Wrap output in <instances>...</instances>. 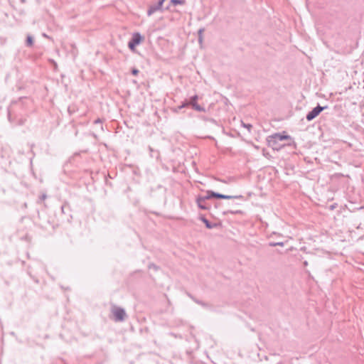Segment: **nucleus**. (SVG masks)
Returning a JSON list of instances; mask_svg holds the SVG:
<instances>
[{"instance_id": "nucleus-1", "label": "nucleus", "mask_w": 364, "mask_h": 364, "mask_svg": "<svg viewBox=\"0 0 364 364\" xmlns=\"http://www.w3.org/2000/svg\"><path fill=\"white\" fill-rule=\"evenodd\" d=\"M211 198H216L219 199H231V198H240L241 196H226L220 193H217L213 191H207V195L205 196H198L196 199V203L198 207L203 210L208 209V207L205 206V200L210 199Z\"/></svg>"}, {"instance_id": "nucleus-2", "label": "nucleus", "mask_w": 364, "mask_h": 364, "mask_svg": "<svg viewBox=\"0 0 364 364\" xmlns=\"http://www.w3.org/2000/svg\"><path fill=\"white\" fill-rule=\"evenodd\" d=\"M144 40V38L141 36L139 33H134L132 35V38L131 41L128 43V46L129 49L135 52L136 51V46L140 44Z\"/></svg>"}, {"instance_id": "nucleus-3", "label": "nucleus", "mask_w": 364, "mask_h": 364, "mask_svg": "<svg viewBox=\"0 0 364 364\" xmlns=\"http://www.w3.org/2000/svg\"><path fill=\"white\" fill-rule=\"evenodd\" d=\"M290 136L287 134H275L269 136V142L274 146L277 141L289 139Z\"/></svg>"}, {"instance_id": "nucleus-4", "label": "nucleus", "mask_w": 364, "mask_h": 364, "mask_svg": "<svg viewBox=\"0 0 364 364\" xmlns=\"http://www.w3.org/2000/svg\"><path fill=\"white\" fill-rule=\"evenodd\" d=\"M112 314L114 320L117 321H122L126 316L124 311L120 308H114L112 309Z\"/></svg>"}, {"instance_id": "nucleus-5", "label": "nucleus", "mask_w": 364, "mask_h": 364, "mask_svg": "<svg viewBox=\"0 0 364 364\" xmlns=\"http://www.w3.org/2000/svg\"><path fill=\"white\" fill-rule=\"evenodd\" d=\"M324 109V107L317 106L316 107L314 108L310 112L308 113L306 115V119L308 121H311L313 119H314L316 117H317L320 112Z\"/></svg>"}, {"instance_id": "nucleus-6", "label": "nucleus", "mask_w": 364, "mask_h": 364, "mask_svg": "<svg viewBox=\"0 0 364 364\" xmlns=\"http://www.w3.org/2000/svg\"><path fill=\"white\" fill-rule=\"evenodd\" d=\"M201 220L205 223V226L208 228H212L213 226L210 225V223L208 222V220L207 219H205V218H201Z\"/></svg>"}, {"instance_id": "nucleus-7", "label": "nucleus", "mask_w": 364, "mask_h": 364, "mask_svg": "<svg viewBox=\"0 0 364 364\" xmlns=\"http://www.w3.org/2000/svg\"><path fill=\"white\" fill-rule=\"evenodd\" d=\"M171 3L173 5L184 4H185V1L184 0H171Z\"/></svg>"}, {"instance_id": "nucleus-8", "label": "nucleus", "mask_w": 364, "mask_h": 364, "mask_svg": "<svg viewBox=\"0 0 364 364\" xmlns=\"http://www.w3.org/2000/svg\"><path fill=\"white\" fill-rule=\"evenodd\" d=\"M26 43H27V45L29 46H33V38L31 36H28L27 37V39H26Z\"/></svg>"}, {"instance_id": "nucleus-9", "label": "nucleus", "mask_w": 364, "mask_h": 364, "mask_svg": "<svg viewBox=\"0 0 364 364\" xmlns=\"http://www.w3.org/2000/svg\"><path fill=\"white\" fill-rule=\"evenodd\" d=\"M138 73H139V70H136V69H134V70H132V74H133L134 75H136L138 74Z\"/></svg>"}, {"instance_id": "nucleus-10", "label": "nucleus", "mask_w": 364, "mask_h": 364, "mask_svg": "<svg viewBox=\"0 0 364 364\" xmlns=\"http://www.w3.org/2000/svg\"><path fill=\"white\" fill-rule=\"evenodd\" d=\"M193 107H195L196 109L200 110V108L198 105H193Z\"/></svg>"}]
</instances>
